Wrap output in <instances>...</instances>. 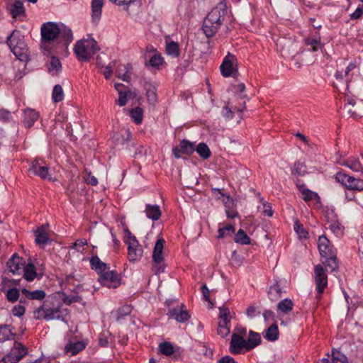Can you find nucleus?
<instances>
[{
  "label": "nucleus",
  "mask_w": 363,
  "mask_h": 363,
  "mask_svg": "<svg viewBox=\"0 0 363 363\" xmlns=\"http://www.w3.org/2000/svg\"><path fill=\"white\" fill-rule=\"evenodd\" d=\"M228 13L224 1L218 3L207 15L203 21V30L207 38L213 36Z\"/></svg>",
  "instance_id": "obj_1"
},
{
  "label": "nucleus",
  "mask_w": 363,
  "mask_h": 363,
  "mask_svg": "<svg viewBox=\"0 0 363 363\" xmlns=\"http://www.w3.org/2000/svg\"><path fill=\"white\" fill-rule=\"evenodd\" d=\"M41 48L50 53L60 35L58 26L52 22L45 23L41 26Z\"/></svg>",
  "instance_id": "obj_2"
},
{
  "label": "nucleus",
  "mask_w": 363,
  "mask_h": 363,
  "mask_svg": "<svg viewBox=\"0 0 363 363\" xmlns=\"http://www.w3.org/2000/svg\"><path fill=\"white\" fill-rule=\"evenodd\" d=\"M99 50L96 41L92 38L77 41L74 48L77 59L82 62L90 60Z\"/></svg>",
  "instance_id": "obj_3"
},
{
  "label": "nucleus",
  "mask_w": 363,
  "mask_h": 363,
  "mask_svg": "<svg viewBox=\"0 0 363 363\" xmlns=\"http://www.w3.org/2000/svg\"><path fill=\"white\" fill-rule=\"evenodd\" d=\"M68 310L60 307L48 308L45 304L38 308L34 311V317L36 319H45L47 321L52 320H61L65 321L68 315Z\"/></svg>",
  "instance_id": "obj_4"
},
{
  "label": "nucleus",
  "mask_w": 363,
  "mask_h": 363,
  "mask_svg": "<svg viewBox=\"0 0 363 363\" xmlns=\"http://www.w3.org/2000/svg\"><path fill=\"white\" fill-rule=\"evenodd\" d=\"M6 43L11 52L20 60H24L27 57V46L23 40V36L18 30H14L7 38Z\"/></svg>",
  "instance_id": "obj_5"
},
{
  "label": "nucleus",
  "mask_w": 363,
  "mask_h": 363,
  "mask_svg": "<svg viewBox=\"0 0 363 363\" xmlns=\"http://www.w3.org/2000/svg\"><path fill=\"white\" fill-rule=\"evenodd\" d=\"M125 233L127 236L125 243L128 245V259L130 262H136L141 259L143 255L142 246L139 244L136 238L131 235L130 230L125 229Z\"/></svg>",
  "instance_id": "obj_6"
},
{
  "label": "nucleus",
  "mask_w": 363,
  "mask_h": 363,
  "mask_svg": "<svg viewBox=\"0 0 363 363\" xmlns=\"http://www.w3.org/2000/svg\"><path fill=\"white\" fill-rule=\"evenodd\" d=\"M165 241L164 239H158L155 245L152 253V270L155 274L164 272L166 267L163 256V248Z\"/></svg>",
  "instance_id": "obj_7"
},
{
  "label": "nucleus",
  "mask_w": 363,
  "mask_h": 363,
  "mask_svg": "<svg viewBox=\"0 0 363 363\" xmlns=\"http://www.w3.org/2000/svg\"><path fill=\"white\" fill-rule=\"evenodd\" d=\"M230 323V311L228 308L223 306L219 308V323L218 334L222 337H227L230 332L229 324Z\"/></svg>",
  "instance_id": "obj_8"
},
{
  "label": "nucleus",
  "mask_w": 363,
  "mask_h": 363,
  "mask_svg": "<svg viewBox=\"0 0 363 363\" xmlns=\"http://www.w3.org/2000/svg\"><path fill=\"white\" fill-rule=\"evenodd\" d=\"M335 179L338 182L345 185L348 189L363 191V180L349 176L345 173L338 172Z\"/></svg>",
  "instance_id": "obj_9"
},
{
  "label": "nucleus",
  "mask_w": 363,
  "mask_h": 363,
  "mask_svg": "<svg viewBox=\"0 0 363 363\" xmlns=\"http://www.w3.org/2000/svg\"><path fill=\"white\" fill-rule=\"evenodd\" d=\"M28 171L43 179H52L49 167L45 164L43 160L36 159L33 160L30 165Z\"/></svg>",
  "instance_id": "obj_10"
},
{
  "label": "nucleus",
  "mask_w": 363,
  "mask_h": 363,
  "mask_svg": "<svg viewBox=\"0 0 363 363\" xmlns=\"http://www.w3.org/2000/svg\"><path fill=\"white\" fill-rule=\"evenodd\" d=\"M27 354V348L20 342H15L9 355L5 357L2 363L18 362Z\"/></svg>",
  "instance_id": "obj_11"
},
{
  "label": "nucleus",
  "mask_w": 363,
  "mask_h": 363,
  "mask_svg": "<svg viewBox=\"0 0 363 363\" xmlns=\"http://www.w3.org/2000/svg\"><path fill=\"white\" fill-rule=\"evenodd\" d=\"M237 58L230 53H228L224 58L220 69L224 77H228L237 72Z\"/></svg>",
  "instance_id": "obj_12"
},
{
  "label": "nucleus",
  "mask_w": 363,
  "mask_h": 363,
  "mask_svg": "<svg viewBox=\"0 0 363 363\" xmlns=\"http://www.w3.org/2000/svg\"><path fill=\"white\" fill-rule=\"evenodd\" d=\"M314 272L316 289L318 294H321L328 284L327 275L324 268L320 264L315 267Z\"/></svg>",
  "instance_id": "obj_13"
},
{
  "label": "nucleus",
  "mask_w": 363,
  "mask_h": 363,
  "mask_svg": "<svg viewBox=\"0 0 363 363\" xmlns=\"http://www.w3.org/2000/svg\"><path fill=\"white\" fill-rule=\"evenodd\" d=\"M99 277V281L108 288H116L120 284V280L114 271L103 272Z\"/></svg>",
  "instance_id": "obj_14"
},
{
  "label": "nucleus",
  "mask_w": 363,
  "mask_h": 363,
  "mask_svg": "<svg viewBox=\"0 0 363 363\" xmlns=\"http://www.w3.org/2000/svg\"><path fill=\"white\" fill-rule=\"evenodd\" d=\"M318 250L320 255L324 257H331L336 255V250L325 235H321L318 238Z\"/></svg>",
  "instance_id": "obj_15"
},
{
  "label": "nucleus",
  "mask_w": 363,
  "mask_h": 363,
  "mask_svg": "<svg viewBox=\"0 0 363 363\" xmlns=\"http://www.w3.org/2000/svg\"><path fill=\"white\" fill-rule=\"evenodd\" d=\"M242 349L247 350L246 339L237 335V334H233L230 346V352L233 354H240Z\"/></svg>",
  "instance_id": "obj_16"
},
{
  "label": "nucleus",
  "mask_w": 363,
  "mask_h": 363,
  "mask_svg": "<svg viewBox=\"0 0 363 363\" xmlns=\"http://www.w3.org/2000/svg\"><path fill=\"white\" fill-rule=\"evenodd\" d=\"M169 315L170 318H174L179 323H184L190 317L184 305L172 308L169 311Z\"/></svg>",
  "instance_id": "obj_17"
},
{
  "label": "nucleus",
  "mask_w": 363,
  "mask_h": 363,
  "mask_svg": "<svg viewBox=\"0 0 363 363\" xmlns=\"http://www.w3.org/2000/svg\"><path fill=\"white\" fill-rule=\"evenodd\" d=\"M7 268L13 274H21L23 267L21 259L16 255H13L12 257L7 262Z\"/></svg>",
  "instance_id": "obj_18"
},
{
  "label": "nucleus",
  "mask_w": 363,
  "mask_h": 363,
  "mask_svg": "<svg viewBox=\"0 0 363 363\" xmlns=\"http://www.w3.org/2000/svg\"><path fill=\"white\" fill-rule=\"evenodd\" d=\"M39 113L32 108H26L23 111V124L26 128H30L38 119Z\"/></svg>",
  "instance_id": "obj_19"
},
{
  "label": "nucleus",
  "mask_w": 363,
  "mask_h": 363,
  "mask_svg": "<svg viewBox=\"0 0 363 363\" xmlns=\"http://www.w3.org/2000/svg\"><path fill=\"white\" fill-rule=\"evenodd\" d=\"M296 186L301 193L303 196V199L308 202L310 201L315 200L318 203H320V196L318 195L317 193L311 191L310 189L306 188L305 185L303 184H298L296 183Z\"/></svg>",
  "instance_id": "obj_20"
},
{
  "label": "nucleus",
  "mask_w": 363,
  "mask_h": 363,
  "mask_svg": "<svg viewBox=\"0 0 363 363\" xmlns=\"http://www.w3.org/2000/svg\"><path fill=\"white\" fill-rule=\"evenodd\" d=\"M48 224H43L35 231V242L38 245H44L49 240L48 234Z\"/></svg>",
  "instance_id": "obj_21"
},
{
  "label": "nucleus",
  "mask_w": 363,
  "mask_h": 363,
  "mask_svg": "<svg viewBox=\"0 0 363 363\" xmlns=\"http://www.w3.org/2000/svg\"><path fill=\"white\" fill-rule=\"evenodd\" d=\"M103 6V0H92L91 1V18L96 23H98L101 18Z\"/></svg>",
  "instance_id": "obj_22"
},
{
  "label": "nucleus",
  "mask_w": 363,
  "mask_h": 363,
  "mask_svg": "<svg viewBox=\"0 0 363 363\" xmlns=\"http://www.w3.org/2000/svg\"><path fill=\"white\" fill-rule=\"evenodd\" d=\"M85 347V344L82 341H70L66 345L65 351L66 353H70L75 355Z\"/></svg>",
  "instance_id": "obj_23"
},
{
  "label": "nucleus",
  "mask_w": 363,
  "mask_h": 363,
  "mask_svg": "<svg viewBox=\"0 0 363 363\" xmlns=\"http://www.w3.org/2000/svg\"><path fill=\"white\" fill-rule=\"evenodd\" d=\"M145 89L146 91V97L148 102L154 105L157 100V89L151 83L146 82L145 84Z\"/></svg>",
  "instance_id": "obj_24"
},
{
  "label": "nucleus",
  "mask_w": 363,
  "mask_h": 363,
  "mask_svg": "<svg viewBox=\"0 0 363 363\" xmlns=\"http://www.w3.org/2000/svg\"><path fill=\"white\" fill-rule=\"evenodd\" d=\"M145 213L147 217L153 220H157L161 216V211L157 205H147Z\"/></svg>",
  "instance_id": "obj_25"
},
{
  "label": "nucleus",
  "mask_w": 363,
  "mask_h": 363,
  "mask_svg": "<svg viewBox=\"0 0 363 363\" xmlns=\"http://www.w3.org/2000/svg\"><path fill=\"white\" fill-rule=\"evenodd\" d=\"M247 350H250L259 345L261 342V337L259 333L250 331L248 339L246 340Z\"/></svg>",
  "instance_id": "obj_26"
},
{
  "label": "nucleus",
  "mask_w": 363,
  "mask_h": 363,
  "mask_svg": "<svg viewBox=\"0 0 363 363\" xmlns=\"http://www.w3.org/2000/svg\"><path fill=\"white\" fill-rule=\"evenodd\" d=\"M342 164L349 167L354 172H361L362 176H363V167L358 159L349 158L342 163Z\"/></svg>",
  "instance_id": "obj_27"
},
{
  "label": "nucleus",
  "mask_w": 363,
  "mask_h": 363,
  "mask_svg": "<svg viewBox=\"0 0 363 363\" xmlns=\"http://www.w3.org/2000/svg\"><path fill=\"white\" fill-rule=\"evenodd\" d=\"M21 272L23 273V277L26 279V280L28 281L34 280V279L37 277L35 267L31 263H28L25 265L23 267Z\"/></svg>",
  "instance_id": "obj_28"
},
{
  "label": "nucleus",
  "mask_w": 363,
  "mask_h": 363,
  "mask_svg": "<svg viewBox=\"0 0 363 363\" xmlns=\"http://www.w3.org/2000/svg\"><path fill=\"white\" fill-rule=\"evenodd\" d=\"M22 294L25 295L26 298L30 300H42L45 296V293L43 290H35L29 291L26 289H22Z\"/></svg>",
  "instance_id": "obj_29"
},
{
  "label": "nucleus",
  "mask_w": 363,
  "mask_h": 363,
  "mask_svg": "<svg viewBox=\"0 0 363 363\" xmlns=\"http://www.w3.org/2000/svg\"><path fill=\"white\" fill-rule=\"evenodd\" d=\"M11 14L13 18L25 15V9L23 2L16 1L11 6Z\"/></svg>",
  "instance_id": "obj_30"
},
{
  "label": "nucleus",
  "mask_w": 363,
  "mask_h": 363,
  "mask_svg": "<svg viewBox=\"0 0 363 363\" xmlns=\"http://www.w3.org/2000/svg\"><path fill=\"white\" fill-rule=\"evenodd\" d=\"M132 311V308L129 305H124L120 308H118L116 311L113 312L112 314L114 315V318L116 321H119L123 317L130 314Z\"/></svg>",
  "instance_id": "obj_31"
},
{
  "label": "nucleus",
  "mask_w": 363,
  "mask_h": 363,
  "mask_svg": "<svg viewBox=\"0 0 363 363\" xmlns=\"http://www.w3.org/2000/svg\"><path fill=\"white\" fill-rule=\"evenodd\" d=\"M15 336L12 333L10 326L4 325L0 327V342H4L11 340Z\"/></svg>",
  "instance_id": "obj_32"
},
{
  "label": "nucleus",
  "mask_w": 363,
  "mask_h": 363,
  "mask_svg": "<svg viewBox=\"0 0 363 363\" xmlns=\"http://www.w3.org/2000/svg\"><path fill=\"white\" fill-rule=\"evenodd\" d=\"M166 52L169 55L177 57L180 55L179 44L176 42H167L166 45Z\"/></svg>",
  "instance_id": "obj_33"
},
{
  "label": "nucleus",
  "mask_w": 363,
  "mask_h": 363,
  "mask_svg": "<svg viewBox=\"0 0 363 363\" xmlns=\"http://www.w3.org/2000/svg\"><path fill=\"white\" fill-rule=\"evenodd\" d=\"M281 289L277 283L272 285L268 291L269 298L272 301L278 300L281 297Z\"/></svg>",
  "instance_id": "obj_34"
},
{
  "label": "nucleus",
  "mask_w": 363,
  "mask_h": 363,
  "mask_svg": "<svg viewBox=\"0 0 363 363\" xmlns=\"http://www.w3.org/2000/svg\"><path fill=\"white\" fill-rule=\"evenodd\" d=\"M196 151L203 159H208L211 155L209 147L204 143H199L196 148Z\"/></svg>",
  "instance_id": "obj_35"
},
{
  "label": "nucleus",
  "mask_w": 363,
  "mask_h": 363,
  "mask_svg": "<svg viewBox=\"0 0 363 363\" xmlns=\"http://www.w3.org/2000/svg\"><path fill=\"white\" fill-rule=\"evenodd\" d=\"M279 330L277 324H272L267 330L265 338L269 341H274L278 338Z\"/></svg>",
  "instance_id": "obj_36"
},
{
  "label": "nucleus",
  "mask_w": 363,
  "mask_h": 363,
  "mask_svg": "<svg viewBox=\"0 0 363 363\" xmlns=\"http://www.w3.org/2000/svg\"><path fill=\"white\" fill-rule=\"evenodd\" d=\"M293 301L291 299L285 298L278 303L277 308L284 313H287L293 309Z\"/></svg>",
  "instance_id": "obj_37"
},
{
  "label": "nucleus",
  "mask_w": 363,
  "mask_h": 363,
  "mask_svg": "<svg viewBox=\"0 0 363 363\" xmlns=\"http://www.w3.org/2000/svg\"><path fill=\"white\" fill-rule=\"evenodd\" d=\"M235 242L241 245H249L250 238L247 235L243 230L240 229L236 233L234 239Z\"/></svg>",
  "instance_id": "obj_38"
},
{
  "label": "nucleus",
  "mask_w": 363,
  "mask_h": 363,
  "mask_svg": "<svg viewBox=\"0 0 363 363\" xmlns=\"http://www.w3.org/2000/svg\"><path fill=\"white\" fill-rule=\"evenodd\" d=\"M307 173L306 165L304 162L298 161L294 163L292 174L298 176H303Z\"/></svg>",
  "instance_id": "obj_39"
},
{
  "label": "nucleus",
  "mask_w": 363,
  "mask_h": 363,
  "mask_svg": "<svg viewBox=\"0 0 363 363\" xmlns=\"http://www.w3.org/2000/svg\"><path fill=\"white\" fill-rule=\"evenodd\" d=\"M91 265L92 269L99 271L101 273L104 272L107 268L106 264L101 262L98 257H94L91 258Z\"/></svg>",
  "instance_id": "obj_40"
},
{
  "label": "nucleus",
  "mask_w": 363,
  "mask_h": 363,
  "mask_svg": "<svg viewBox=\"0 0 363 363\" xmlns=\"http://www.w3.org/2000/svg\"><path fill=\"white\" fill-rule=\"evenodd\" d=\"M52 97L55 103H58L63 100L64 91L62 87L60 85L57 84L54 86Z\"/></svg>",
  "instance_id": "obj_41"
},
{
  "label": "nucleus",
  "mask_w": 363,
  "mask_h": 363,
  "mask_svg": "<svg viewBox=\"0 0 363 363\" xmlns=\"http://www.w3.org/2000/svg\"><path fill=\"white\" fill-rule=\"evenodd\" d=\"M328 228L337 235H342L344 232V227L338 220L328 223Z\"/></svg>",
  "instance_id": "obj_42"
},
{
  "label": "nucleus",
  "mask_w": 363,
  "mask_h": 363,
  "mask_svg": "<svg viewBox=\"0 0 363 363\" xmlns=\"http://www.w3.org/2000/svg\"><path fill=\"white\" fill-rule=\"evenodd\" d=\"M235 232V228L232 225H228L224 227H220L218 229V234L217 238L221 239L228 235H230Z\"/></svg>",
  "instance_id": "obj_43"
},
{
  "label": "nucleus",
  "mask_w": 363,
  "mask_h": 363,
  "mask_svg": "<svg viewBox=\"0 0 363 363\" xmlns=\"http://www.w3.org/2000/svg\"><path fill=\"white\" fill-rule=\"evenodd\" d=\"M159 347L160 352L166 356H169L174 352L173 345L168 342L161 343Z\"/></svg>",
  "instance_id": "obj_44"
},
{
  "label": "nucleus",
  "mask_w": 363,
  "mask_h": 363,
  "mask_svg": "<svg viewBox=\"0 0 363 363\" xmlns=\"http://www.w3.org/2000/svg\"><path fill=\"white\" fill-rule=\"evenodd\" d=\"M305 43L307 45H310L312 47V51L316 52L318 50V45L320 42V37H307L305 38Z\"/></svg>",
  "instance_id": "obj_45"
},
{
  "label": "nucleus",
  "mask_w": 363,
  "mask_h": 363,
  "mask_svg": "<svg viewBox=\"0 0 363 363\" xmlns=\"http://www.w3.org/2000/svg\"><path fill=\"white\" fill-rule=\"evenodd\" d=\"M332 356L333 363H347V357L338 350H333Z\"/></svg>",
  "instance_id": "obj_46"
},
{
  "label": "nucleus",
  "mask_w": 363,
  "mask_h": 363,
  "mask_svg": "<svg viewBox=\"0 0 363 363\" xmlns=\"http://www.w3.org/2000/svg\"><path fill=\"white\" fill-rule=\"evenodd\" d=\"M180 147L181 151L185 154H191L194 151V144L186 140L181 141Z\"/></svg>",
  "instance_id": "obj_47"
},
{
  "label": "nucleus",
  "mask_w": 363,
  "mask_h": 363,
  "mask_svg": "<svg viewBox=\"0 0 363 363\" xmlns=\"http://www.w3.org/2000/svg\"><path fill=\"white\" fill-rule=\"evenodd\" d=\"M163 58L158 52L154 53L150 59V64L152 67L159 68L162 65Z\"/></svg>",
  "instance_id": "obj_48"
},
{
  "label": "nucleus",
  "mask_w": 363,
  "mask_h": 363,
  "mask_svg": "<svg viewBox=\"0 0 363 363\" xmlns=\"http://www.w3.org/2000/svg\"><path fill=\"white\" fill-rule=\"evenodd\" d=\"M19 291L16 288H12L9 290H7L6 293V298L10 302H15L19 298Z\"/></svg>",
  "instance_id": "obj_49"
},
{
  "label": "nucleus",
  "mask_w": 363,
  "mask_h": 363,
  "mask_svg": "<svg viewBox=\"0 0 363 363\" xmlns=\"http://www.w3.org/2000/svg\"><path fill=\"white\" fill-rule=\"evenodd\" d=\"M130 115L133 121L137 124H140L143 121V110L140 108H135L131 110Z\"/></svg>",
  "instance_id": "obj_50"
},
{
  "label": "nucleus",
  "mask_w": 363,
  "mask_h": 363,
  "mask_svg": "<svg viewBox=\"0 0 363 363\" xmlns=\"http://www.w3.org/2000/svg\"><path fill=\"white\" fill-rule=\"evenodd\" d=\"M49 71L50 72L57 73L61 69V63L58 58L52 57L51 58L49 67Z\"/></svg>",
  "instance_id": "obj_51"
},
{
  "label": "nucleus",
  "mask_w": 363,
  "mask_h": 363,
  "mask_svg": "<svg viewBox=\"0 0 363 363\" xmlns=\"http://www.w3.org/2000/svg\"><path fill=\"white\" fill-rule=\"evenodd\" d=\"M294 230L300 238H306L307 237L308 232L298 221L295 222Z\"/></svg>",
  "instance_id": "obj_52"
},
{
  "label": "nucleus",
  "mask_w": 363,
  "mask_h": 363,
  "mask_svg": "<svg viewBox=\"0 0 363 363\" xmlns=\"http://www.w3.org/2000/svg\"><path fill=\"white\" fill-rule=\"evenodd\" d=\"M119 97L117 101V104L120 106H123L126 104L127 99L129 96L131 95V92L130 91H120V94H118Z\"/></svg>",
  "instance_id": "obj_53"
},
{
  "label": "nucleus",
  "mask_w": 363,
  "mask_h": 363,
  "mask_svg": "<svg viewBox=\"0 0 363 363\" xmlns=\"http://www.w3.org/2000/svg\"><path fill=\"white\" fill-rule=\"evenodd\" d=\"M87 245L88 242L86 239H79L73 244V248L76 249L78 252H82L84 247Z\"/></svg>",
  "instance_id": "obj_54"
},
{
  "label": "nucleus",
  "mask_w": 363,
  "mask_h": 363,
  "mask_svg": "<svg viewBox=\"0 0 363 363\" xmlns=\"http://www.w3.org/2000/svg\"><path fill=\"white\" fill-rule=\"evenodd\" d=\"M25 307L22 305H16L12 309V313L14 316H22L25 313Z\"/></svg>",
  "instance_id": "obj_55"
},
{
  "label": "nucleus",
  "mask_w": 363,
  "mask_h": 363,
  "mask_svg": "<svg viewBox=\"0 0 363 363\" xmlns=\"http://www.w3.org/2000/svg\"><path fill=\"white\" fill-rule=\"evenodd\" d=\"M326 258H327V261H326L327 267L331 268V269L333 271L337 268V263L336 261V255H335L333 257H326Z\"/></svg>",
  "instance_id": "obj_56"
},
{
  "label": "nucleus",
  "mask_w": 363,
  "mask_h": 363,
  "mask_svg": "<svg viewBox=\"0 0 363 363\" xmlns=\"http://www.w3.org/2000/svg\"><path fill=\"white\" fill-rule=\"evenodd\" d=\"M11 118V114L9 111L4 110V109L0 110V121H1L3 122H6V121H9Z\"/></svg>",
  "instance_id": "obj_57"
},
{
  "label": "nucleus",
  "mask_w": 363,
  "mask_h": 363,
  "mask_svg": "<svg viewBox=\"0 0 363 363\" xmlns=\"http://www.w3.org/2000/svg\"><path fill=\"white\" fill-rule=\"evenodd\" d=\"M233 334H237V335L245 338L247 335V330L242 327H236Z\"/></svg>",
  "instance_id": "obj_58"
},
{
  "label": "nucleus",
  "mask_w": 363,
  "mask_h": 363,
  "mask_svg": "<svg viewBox=\"0 0 363 363\" xmlns=\"http://www.w3.org/2000/svg\"><path fill=\"white\" fill-rule=\"evenodd\" d=\"M263 213L268 216H272L273 211L271 206L266 202H263Z\"/></svg>",
  "instance_id": "obj_59"
},
{
  "label": "nucleus",
  "mask_w": 363,
  "mask_h": 363,
  "mask_svg": "<svg viewBox=\"0 0 363 363\" xmlns=\"http://www.w3.org/2000/svg\"><path fill=\"white\" fill-rule=\"evenodd\" d=\"M223 197H224V199H223V201L226 208H230L231 206H233L234 201L230 196L225 195Z\"/></svg>",
  "instance_id": "obj_60"
},
{
  "label": "nucleus",
  "mask_w": 363,
  "mask_h": 363,
  "mask_svg": "<svg viewBox=\"0 0 363 363\" xmlns=\"http://www.w3.org/2000/svg\"><path fill=\"white\" fill-rule=\"evenodd\" d=\"M201 291H202L203 296V298L205 299V301L210 302V296H209L210 291L206 284H203V286L201 287Z\"/></svg>",
  "instance_id": "obj_61"
},
{
  "label": "nucleus",
  "mask_w": 363,
  "mask_h": 363,
  "mask_svg": "<svg viewBox=\"0 0 363 363\" xmlns=\"http://www.w3.org/2000/svg\"><path fill=\"white\" fill-rule=\"evenodd\" d=\"M99 342L101 347H106L108 344V337L105 334H101L99 337Z\"/></svg>",
  "instance_id": "obj_62"
},
{
  "label": "nucleus",
  "mask_w": 363,
  "mask_h": 363,
  "mask_svg": "<svg viewBox=\"0 0 363 363\" xmlns=\"http://www.w3.org/2000/svg\"><path fill=\"white\" fill-rule=\"evenodd\" d=\"M87 184H89L92 186H96L98 184L97 179L94 177L89 174L87 177L85 179Z\"/></svg>",
  "instance_id": "obj_63"
},
{
  "label": "nucleus",
  "mask_w": 363,
  "mask_h": 363,
  "mask_svg": "<svg viewBox=\"0 0 363 363\" xmlns=\"http://www.w3.org/2000/svg\"><path fill=\"white\" fill-rule=\"evenodd\" d=\"M363 13V9H361V8H357L354 12H353L351 15H350V18L352 19H358L362 15Z\"/></svg>",
  "instance_id": "obj_64"
}]
</instances>
